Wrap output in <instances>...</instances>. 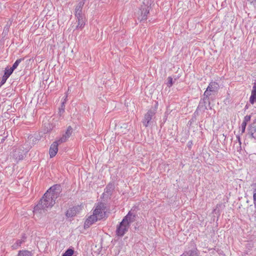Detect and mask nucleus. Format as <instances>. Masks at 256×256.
<instances>
[{
	"mask_svg": "<svg viewBox=\"0 0 256 256\" xmlns=\"http://www.w3.org/2000/svg\"><path fill=\"white\" fill-rule=\"evenodd\" d=\"M46 192L34 206V212H40L46 208H52L55 204L56 201L50 198V195L48 194L46 196Z\"/></svg>",
	"mask_w": 256,
	"mask_h": 256,
	"instance_id": "obj_1",
	"label": "nucleus"
},
{
	"mask_svg": "<svg viewBox=\"0 0 256 256\" xmlns=\"http://www.w3.org/2000/svg\"><path fill=\"white\" fill-rule=\"evenodd\" d=\"M32 148V146L25 143L16 148L13 152V157L18 160H23Z\"/></svg>",
	"mask_w": 256,
	"mask_h": 256,
	"instance_id": "obj_2",
	"label": "nucleus"
},
{
	"mask_svg": "<svg viewBox=\"0 0 256 256\" xmlns=\"http://www.w3.org/2000/svg\"><path fill=\"white\" fill-rule=\"evenodd\" d=\"M151 2L150 0H144L140 8V16L138 19L140 21H145L147 20L148 14L151 8Z\"/></svg>",
	"mask_w": 256,
	"mask_h": 256,
	"instance_id": "obj_3",
	"label": "nucleus"
},
{
	"mask_svg": "<svg viewBox=\"0 0 256 256\" xmlns=\"http://www.w3.org/2000/svg\"><path fill=\"white\" fill-rule=\"evenodd\" d=\"M199 252L194 240H192L188 244L187 248L180 256H198Z\"/></svg>",
	"mask_w": 256,
	"mask_h": 256,
	"instance_id": "obj_4",
	"label": "nucleus"
},
{
	"mask_svg": "<svg viewBox=\"0 0 256 256\" xmlns=\"http://www.w3.org/2000/svg\"><path fill=\"white\" fill-rule=\"evenodd\" d=\"M62 192V188L61 185L60 184H56L47 190L45 196H46V195L48 194L50 195V198L56 201V200L60 196Z\"/></svg>",
	"mask_w": 256,
	"mask_h": 256,
	"instance_id": "obj_5",
	"label": "nucleus"
},
{
	"mask_svg": "<svg viewBox=\"0 0 256 256\" xmlns=\"http://www.w3.org/2000/svg\"><path fill=\"white\" fill-rule=\"evenodd\" d=\"M156 109V106L154 108H152L148 110V112L144 114V118L142 120V123L146 128L152 122V120L153 118L154 117Z\"/></svg>",
	"mask_w": 256,
	"mask_h": 256,
	"instance_id": "obj_6",
	"label": "nucleus"
},
{
	"mask_svg": "<svg viewBox=\"0 0 256 256\" xmlns=\"http://www.w3.org/2000/svg\"><path fill=\"white\" fill-rule=\"evenodd\" d=\"M106 206L104 203L100 202L98 204L93 212V214H94L99 220H102L106 217Z\"/></svg>",
	"mask_w": 256,
	"mask_h": 256,
	"instance_id": "obj_7",
	"label": "nucleus"
},
{
	"mask_svg": "<svg viewBox=\"0 0 256 256\" xmlns=\"http://www.w3.org/2000/svg\"><path fill=\"white\" fill-rule=\"evenodd\" d=\"M74 15L78 24L76 29L80 30H82L84 27L86 22L85 14H83L82 12H74Z\"/></svg>",
	"mask_w": 256,
	"mask_h": 256,
	"instance_id": "obj_8",
	"label": "nucleus"
},
{
	"mask_svg": "<svg viewBox=\"0 0 256 256\" xmlns=\"http://www.w3.org/2000/svg\"><path fill=\"white\" fill-rule=\"evenodd\" d=\"M130 226L126 223H122V220L116 226V234L118 236L122 237L128 231Z\"/></svg>",
	"mask_w": 256,
	"mask_h": 256,
	"instance_id": "obj_9",
	"label": "nucleus"
},
{
	"mask_svg": "<svg viewBox=\"0 0 256 256\" xmlns=\"http://www.w3.org/2000/svg\"><path fill=\"white\" fill-rule=\"evenodd\" d=\"M115 188L114 184L113 182L108 183L104 190V192L102 194V198H110Z\"/></svg>",
	"mask_w": 256,
	"mask_h": 256,
	"instance_id": "obj_10",
	"label": "nucleus"
},
{
	"mask_svg": "<svg viewBox=\"0 0 256 256\" xmlns=\"http://www.w3.org/2000/svg\"><path fill=\"white\" fill-rule=\"evenodd\" d=\"M136 214L129 211L127 214L124 217L122 220V223H126V224L130 226V224L134 222L136 220Z\"/></svg>",
	"mask_w": 256,
	"mask_h": 256,
	"instance_id": "obj_11",
	"label": "nucleus"
},
{
	"mask_svg": "<svg viewBox=\"0 0 256 256\" xmlns=\"http://www.w3.org/2000/svg\"><path fill=\"white\" fill-rule=\"evenodd\" d=\"M42 136L39 134H34V135H30L28 138L26 144L28 145L32 146V147L37 144L41 139Z\"/></svg>",
	"mask_w": 256,
	"mask_h": 256,
	"instance_id": "obj_12",
	"label": "nucleus"
},
{
	"mask_svg": "<svg viewBox=\"0 0 256 256\" xmlns=\"http://www.w3.org/2000/svg\"><path fill=\"white\" fill-rule=\"evenodd\" d=\"M98 220H100L99 219L92 214L89 216L85 220L84 223V228H88L90 226Z\"/></svg>",
	"mask_w": 256,
	"mask_h": 256,
	"instance_id": "obj_13",
	"label": "nucleus"
},
{
	"mask_svg": "<svg viewBox=\"0 0 256 256\" xmlns=\"http://www.w3.org/2000/svg\"><path fill=\"white\" fill-rule=\"evenodd\" d=\"M58 141L54 142L50 145L49 150V154L50 158L54 157L58 151Z\"/></svg>",
	"mask_w": 256,
	"mask_h": 256,
	"instance_id": "obj_14",
	"label": "nucleus"
},
{
	"mask_svg": "<svg viewBox=\"0 0 256 256\" xmlns=\"http://www.w3.org/2000/svg\"><path fill=\"white\" fill-rule=\"evenodd\" d=\"M79 206H74L68 208L66 212V216L67 218H72L75 216L79 212Z\"/></svg>",
	"mask_w": 256,
	"mask_h": 256,
	"instance_id": "obj_15",
	"label": "nucleus"
},
{
	"mask_svg": "<svg viewBox=\"0 0 256 256\" xmlns=\"http://www.w3.org/2000/svg\"><path fill=\"white\" fill-rule=\"evenodd\" d=\"M248 134L250 138L256 140V125L250 124L248 127Z\"/></svg>",
	"mask_w": 256,
	"mask_h": 256,
	"instance_id": "obj_16",
	"label": "nucleus"
},
{
	"mask_svg": "<svg viewBox=\"0 0 256 256\" xmlns=\"http://www.w3.org/2000/svg\"><path fill=\"white\" fill-rule=\"evenodd\" d=\"M208 102L201 98L197 106V110H200L201 112H204L206 110L208 109L206 104Z\"/></svg>",
	"mask_w": 256,
	"mask_h": 256,
	"instance_id": "obj_17",
	"label": "nucleus"
},
{
	"mask_svg": "<svg viewBox=\"0 0 256 256\" xmlns=\"http://www.w3.org/2000/svg\"><path fill=\"white\" fill-rule=\"evenodd\" d=\"M219 88V85L218 82H211L206 89L208 91H210L212 93H216Z\"/></svg>",
	"mask_w": 256,
	"mask_h": 256,
	"instance_id": "obj_18",
	"label": "nucleus"
},
{
	"mask_svg": "<svg viewBox=\"0 0 256 256\" xmlns=\"http://www.w3.org/2000/svg\"><path fill=\"white\" fill-rule=\"evenodd\" d=\"M256 102V80L254 84L252 90L251 96L250 98V102L254 104Z\"/></svg>",
	"mask_w": 256,
	"mask_h": 256,
	"instance_id": "obj_19",
	"label": "nucleus"
},
{
	"mask_svg": "<svg viewBox=\"0 0 256 256\" xmlns=\"http://www.w3.org/2000/svg\"><path fill=\"white\" fill-rule=\"evenodd\" d=\"M87 0H78V4L74 7V11L76 12H82V8Z\"/></svg>",
	"mask_w": 256,
	"mask_h": 256,
	"instance_id": "obj_20",
	"label": "nucleus"
},
{
	"mask_svg": "<svg viewBox=\"0 0 256 256\" xmlns=\"http://www.w3.org/2000/svg\"><path fill=\"white\" fill-rule=\"evenodd\" d=\"M212 94H214V93H212V92L210 91H208V90L206 89V90L204 92V94H203V98L202 99L206 100L208 102V106L210 107V108L211 109V107L210 106V96Z\"/></svg>",
	"mask_w": 256,
	"mask_h": 256,
	"instance_id": "obj_21",
	"label": "nucleus"
},
{
	"mask_svg": "<svg viewBox=\"0 0 256 256\" xmlns=\"http://www.w3.org/2000/svg\"><path fill=\"white\" fill-rule=\"evenodd\" d=\"M16 256H33V254L28 250H19Z\"/></svg>",
	"mask_w": 256,
	"mask_h": 256,
	"instance_id": "obj_22",
	"label": "nucleus"
},
{
	"mask_svg": "<svg viewBox=\"0 0 256 256\" xmlns=\"http://www.w3.org/2000/svg\"><path fill=\"white\" fill-rule=\"evenodd\" d=\"M10 24H11V23L8 24V22L6 24V25L4 27V28L2 33V36L3 38L7 37V36L8 35V33L9 32V30H10Z\"/></svg>",
	"mask_w": 256,
	"mask_h": 256,
	"instance_id": "obj_23",
	"label": "nucleus"
},
{
	"mask_svg": "<svg viewBox=\"0 0 256 256\" xmlns=\"http://www.w3.org/2000/svg\"><path fill=\"white\" fill-rule=\"evenodd\" d=\"M24 242V241L22 240H17L12 246V248L13 250H16Z\"/></svg>",
	"mask_w": 256,
	"mask_h": 256,
	"instance_id": "obj_24",
	"label": "nucleus"
},
{
	"mask_svg": "<svg viewBox=\"0 0 256 256\" xmlns=\"http://www.w3.org/2000/svg\"><path fill=\"white\" fill-rule=\"evenodd\" d=\"M74 253L73 248H68L62 254V256H72Z\"/></svg>",
	"mask_w": 256,
	"mask_h": 256,
	"instance_id": "obj_25",
	"label": "nucleus"
},
{
	"mask_svg": "<svg viewBox=\"0 0 256 256\" xmlns=\"http://www.w3.org/2000/svg\"><path fill=\"white\" fill-rule=\"evenodd\" d=\"M24 60V58H20L16 60V61L14 62V63L12 64L11 68L12 69V70H14L19 65L20 63Z\"/></svg>",
	"mask_w": 256,
	"mask_h": 256,
	"instance_id": "obj_26",
	"label": "nucleus"
},
{
	"mask_svg": "<svg viewBox=\"0 0 256 256\" xmlns=\"http://www.w3.org/2000/svg\"><path fill=\"white\" fill-rule=\"evenodd\" d=\"M14 71V70H12V69L11 68H8V66H7L4 70V75L9 78L10 76L12 74Z\"/></svg>",
	"mask_w": 256,
	"mask_h": 256,
	"instance_id": "obj_27",
	"label": "nucleus"
},
{
	"mask_svg": "<svg viewBox=\"0 0 256 256\" xmlns=\"http://www.w3.org/2000/svg\"><path fill=\"white\" fill-rule=\"evenodd\" d=\"M65 110V102H62L60 107L59 108L58 114L60 116L64 113Z\"/></svg>",
	"mask_w": 256,
	"mask_h": 256,
	"instance_id": "obj_28",
	"label": "nucleus"
},
{
	"mask_svg": "<svg viewBox=\"0 0 256 256\" xmlns=\"http://www.w3.org/2000/svg\"><path fill=\"white\" fill-rule=\"evenodd\" d=\"M174 81H173V78L172 76H168L167 78V82L166 83V84L168 87L170 88L172 86Z\"/></svg>",
	"mask_w": 256,
	"mask_h": 256,
	"instance_id": "obj_29",
	"label": "nucleus"
},
{
	"mask_svg": "<svg viewBox=\"0 0 256 256\" xmlns=\"http://www.w3.org/2000/svg\"><path fill=\"white\" fill-rule=\"evenodd\" d=\"M72 132V128L71 126H68L67 128V130L65 132V134H64L68 138L70 137Z\"/></svg>",
	"mask_w": 256,
	"mask_h": 256,
	"instance_id": "obj_30",
	"label": "nucleus"
},
{
	"mask_svg": "<svg viewBox=\"0 0 256 256\" xmlns=\"http://www.w3.org/2000/svg\"><path fill=\"white\" fill-rule=\"evenodd\" d=\"M8 78L5 75H3L1 82H0V88L4 85Z\"/></svg>",
	"mask_w": 256,
	"mask_h": 256,
	"instance_id": "obj_31",
	"label": "nucleus"
},
{
	"mask_svg": "<svg viewBox=\"0 0 256 256\" xmlns=\"http://www.w3.org/2000/svg\"><path fill=\"white\" fill-rule=\"evenodd\" d=\"M68 138V137L63 134L62 137H61L58 140H57L58 142V144L65 142Z\"/></svg>",
	"mask_w": 256,
	"mask_h": 256,
	"instance_id": "obj_32",
	"label": "nucleus"
},
{
	"mask_svg": "<svg viewBox=\"0 0 256 256\" xmlns=\"http://www.w3.org/2000/svg\"><path fill=\"white\" fill-rule=\"evenodd\" d=\"M250 118L251 115H246L244 117L242 122L247 124L248 122L250 120Z\"/></svg>",
	"mask_w": 256,
	"mask_h": 256,
	"instance_id": "obj_33",
	"label": "nucleus"
},
{
	"mask_svg": "<svg viewBox=\"0 0 256 256\" xmlns=\"http://www.w3.org/2000/svg\"><path fill=\"white\" fill-rule=\"evenodd\" d=\"M246 125H247V124H246L243 122H242V125H241L242 134H243L245 132Z\"/></svg>",
	"mask_w": 256,
	"mask_h": 256,
	"instance_id": "obj_34",
	"label": "nucleus"
},
{
	"mask_svg": "<svg viewBox=\"0 0 256 256\" xmlns=\"http://www.w3.org/2000/svg\"><path fill=\"white\" fill-rule=\"evenodd\" d=\"M197 120L196 116L192 114V118L188 122V124H190V125L192 124L194 122H196Z\"/></svg>",
	"mask_w": 256,
	"mask_h": 256,
	"instance_id": "obj_35",
	"label": "nucleus"
},
{
	"mask_svg": "<svg viewBox=\"0 0 256 256\" xmlns=\"http://www.w3.org/2000/svg\"><path fill=\"white\" fill-rule=\"evenodd\" d=\"M192 145H193L192 140H190L188 142V144H187V146L190 150H191Z\"/></svg>",
	"mask_w": 256,
	"mask_h": 256,
	"instance_id": "obj_36",
	"label": "nucleus"
},
{
	"mask_svg": "<svg viewBox=\"0 0 256 256\" xmlns=\"http://www.w3.org/2000/svg\"><path fill=\"white\" fill-rule=\"evenodd\" d=\"M251 4H253L256 9V0H247Z\"/></svg>",
	"mask_w": 256,
	"mask_h": 256,
	"instance_id": "obj_37",
	"label": "nucleus"
},
{
	"mask_svg": "<svg viewBox=\"0 0 256 256\" xmlns=\"http://www.w3.org/2000/svg\"><path fill=\"white\" fill-rule=\"evenodd\" d=\"M236 140L239 143L240 147V148H241L242 142H241V140H240V137L239 135H237L236 136Z\"/></svg>",
	"mask_w": 256,
	"mask_h": 256,
	"instance_id": "obj_38",
	"label": "nucleus"
},
{
	"mask_svg": "<svg viewBox=\"0 0 256 256\" xmlns=\"http://www.w3.org/2000/svg\"><path fill=\"white\" fill-rule=\"evenodd\" d=\"M48 127L47 126V128H48L47 132H50L52 129V124H50V123L48 124Z\"/></svg>",
	"mask_w": 256,
	"mask_h": 256,
	"instance_id": "obj_39",
	"label": "nucleus"
},
{
	"mask_svg": "<svg viewBox=\"0 0 256 256\" xmlns=\"http://www.w3.org/2000/svg\"><path fill=\"white\" fill-rule=\"evenodd\" d=\"M200 110H197V108L193 114L197 117L200 114Z\"/></svg>",
	"mask_w": 256,
	"mask_h": 256,
	"instance_id": "obj_40",
	"label": "nucleus"
},
{
	"mask_svg": "<svg viewBox=\"0 0 256 256\" xmlns=\"http://www.w3.org/2000/svg\"><path fill=\"white\" fill-rule=\"evenodd\" d=\"M2 138H0V143H3L5 140L6 136L2 137V136H0Z\"/></svg>",
	"mask_w": 256,
	"mask_h": 256,
	"instance_id": "obj_41",
	"label": "nucleus"
},
{
	"mask_svg": "<svg viewBox=\"0 0 256 256\" xmlns=\"http://www.w3.org/2000/svg\"><path fill=\"white\" fill-rule=\"evenodd\" d=\"M246 246L248 248H250L253 247V244H247Z\"/></svg>",
	"mask_w": 256,
	"mask_h": 256,
	"instance_id": "obj_42",
	"label": "nucleus"
},
{
	"mask_svg": "<svg viewBox=\"0 0 256 256\" xmlns=\"http://www.w3.org/2000/svg\"><path fill=\"white\" fill-rule=\"evenodd\" d=\"M253 200H254V203H256V194L254 193L253 194Z\"/></svg>",
	"mask_w": 256,
	"mask_h": 256,
	"instance_id": "obj_43",
	"label": "nucleus"
},
{
	"mask_svg": "<svg viewBox=\"0 0 256 256\" xmlns=\"http://www.w3.org/2000/svg\"><path fill=\"white\" fill-rule=\"evenodd\" d=\"M180 76V74H178V76H174V81L178 79Z\"/></svg>",
	"mask_w": 256,
	"mask_h": 256,
	"instance_id": "obj_44",
	"label": "nucleus"
},
{
	"mask_svg": "<svg viewBox=\"0 0 256 256\" xmlns=\"http://www.w3.org/2000/svg\"><path fill=\"white\" fill-rule=\"evenodd\" d=\"M210 250H212V252H210V253H211L212 254H214V251L216 250V249H215V248H214V249H212V248L210 249V250H209V251H210Z\"/></svg>",
	"mask_w": 256,
	"mask_h": 256,
	"instance_id": "obj_45",
	"label": "nucleus"
},
{
	"mask_svg": "<svg viewBox=\"0 0 256 256\" xmlns=\"http://www.w3.org/2000/svg\"><path fill=\"white\" fill-rule=\"evenodd\" d=\"M249 106H250V105H249L248 104H247L245 106L244 110H246L248 109V108H249Z\"/></svg>",
	"mask_w": 256,
	"mask_h": 256,
	"instance_id": "obj_46",
	"label": "nucleus"
},
{
	"mask_svg": "<svg viewBox=\"0 0 256 256\" xmlns=\"http://www.w3.org/2000/svg\"><path fill=\"white\" fill-rule=\"evenodd\" d=\"M135 230L138 229V224H136V226H134Z\"/></svg>",
	"mask_w": 256,
	"mask_h": 256,
	"instance_id": "obj_47",
	"label": "nucleus"
},
{
	"mask_svg": "<svg viewBox=\"0 0 256 256\" xmlns=\"http://www.w3.org/2000/svg\"><path fill=\"white\" fill-rule=\"evenodd\" d=\"M252 124H254V125H256V118L254 120Z\"/></svg>",
	"mask_w": 256,
	"mask_h": 256,
	"instance_id": "obj_48",
	"label": "nucleus"
},
{
	"mask_svg": "<svg viewBox=\"0 0 256 256\" xmlns=\"http://www.w3.org/2000/svg\"><path fill=\"white\" fill-rule=\"evenodd\" d=\"M66 98H67V96L66 97V98L62 102H66Z\"/></svg>",
	"mask_w": 256,
	"mask_h": 256,
	"instance_id": "obj_49",
	"label": "nucleus"
},
{
	"mask_svg": "<svg viewBox=\"0 0 256 256\" xmlns=\"http://www.w3.org/2000/svg\"><path fill=\"white\" fill-rule=\"evenodd\" d=\"M254 193H256V188L254 190Z\"/></svg>",
	"mask_w": 256,
	"mask_h": 256,
	"instance_id": "obj_50",
	"label": "nucleus"
},
{
	"mask_svg": "<svg viewBox=\"0 0 256 256\" xmlns=\"http://www.w3.org/2000/svg\"><path fill=\"white\" fill-rule=\"evenodd\" d=\"M219 251H220V250H219L218 249V250H216V252H219Z\"/></svg>",
	"mask_w": 256,
	"mask_h": 256,
	"instance_id": "obj_51",
	"label": "nucleus"
}]
</instances>
